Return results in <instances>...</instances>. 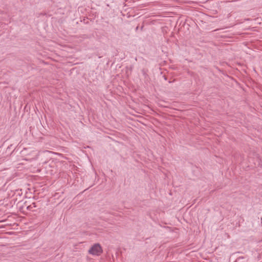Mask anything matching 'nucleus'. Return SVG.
<instances>
[{
	"mask_svg": "<svg viewBox=\"0 0 262 262\" xmlns=\"http://www.w3.org/2000/svg\"><path fill=\"white\" fill-rule=\"evenodd\" d=\"M88 252L91 255L98 256L102 253L103 250L99 244H95L90 248Z\"/></svg>",
	"mask_w": 262,
	"mask_h": 262,
	"instance_id": "f257e3e1",
	"label": "nucleus"
}]
</instances>
